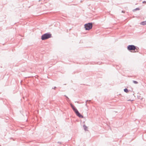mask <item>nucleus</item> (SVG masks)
<instances>
[{"label":"nucleus","mask_w":146,"mask_h":146,"mask_svg":"<svg viewBox=\"0 0 146 146\" xmlns=\"http://www.w3.org/2000/svg\"><path fill=\"white\" fill-rule=\"evenodd\" d=\"M70 105L73 110L75 112L77 116L80 118H83L84 117L79 112L76 108L72 104H70Z\"/></svg>","instance_id":"1"},{"label":"nucleus","mask_w":146,"mask_h":146,"mask_svg":"<svg viewBox=\"0 0 146 146\" xmlns=\"http://www.w3.org/2000/svg\"><path fill=\"white\" fill-rule=\"evenodd\" d=\"M127 49L128 50H134L135 51V52H138V49L139 48L134 45H128L127 47Z\"/></svg>","instance_id":"2"},{"label":"nucleus","mask_w":146,"mask_h":146,"mask_svg":"<svg viewBox=\"0 0 146 146\" xmlns=\"http://www.w3.org/2000/svg\"><path fill=\"white\" fill-rule=\"evenodd\" d=\"M93 23L90 22L86 23L84 25V28L86 30H89L91 29L92 27V24Z\"/></svg>","instance_id":"3"},{"label":"nucleus","mask_w":146,"mask_h":146,"mask_svg":"<svg viewBox=\"0 0 146 146\" xmlns=\"http://www.w3.org/2000/svg\"><path fill=\"white\" fill-rule=\"evenodd\" d=\"M40 36H52L50 33H47L42 35Z\"/></svg>","instance_id":"4"},{"label":"nucleus","mask_w":146,"mask_h":146,"mask_svg":"<svg viewBox=\"0 0 146 146\" xmlns=\"http://www.w3.org/2000/svg\"><path fill=\"white\" fill-rule=\"evenodd\" d=\"M140 24L143 25H146V21L141 22Z\"/></svg>","instance_id":"5"},{"label":"nucleus","mask_w":146,"mask_h":146,"mask_svg":"<svg viewBox=\"0 0 146 146\" xmlns=\"http://www.w3.org/2000/svg\"><path fill=\"white\" fill-rule=\"evenodd\" d=\"M50 37H41V38L42 40H44L47 39Z\"/></svg>","instance_id":"6"},{"label":"nucleus","mask_w":146,"mask_h":146,"mask_svg":"<svg viewBox=\"0 0 146 146\" xmlns=\"http://www.w3.org/2000/svg\"><path fill=\"white\" fill-rule=\"evenodd\" d=\"M140 10V9L139 7H137L136 8L133 9V11L135 12V11H137V10Z\"/></svg>","instance_id":"7"},{"label":"nucleus","mask_w":146,"mask_h":146,"mask_svg":"<svg viewBox=\"0 0 146 146\" xmlns=\"http://www.w3.org/2000/svg\"><path fill=\"white\" fill-rule=\"evenodd\" d=\"M90 101H91V100H87L86 101V106L87 107L88 106H87V103H89L90 102Z\"/></svg>","instance_id":"8"},{"label":"nucleus","mask_w":146,"mask_h":146,"mask_svg":"<svg viewBox=\"0 0 146 146\" xmlns=\"http://www.w3.org/2000/svg\"><path fill=\"white\" fill-rule=\"evenodd\" d=\"M83 127L85 131H86L88 130L86 129L87 128V127L86 125H83Z\"/></svg>","instance_id":"9"},{"label":"nucleus","mask_w":146,"mask_h":146,"mask_svg":"<svg viewBox=\"0 0 146 146\" xmlns=\"http://www.w3.org/2000/svg\"><path fill=\"white\" fill-rule=\"evenodd\" d=\"M124 92H126L127 93H128L129 92L127 88H125L124 90Z\"/></svg>","instance_id":"10"},{"label":"nucleus","mask_w":146,"mask_h":146,"mask_svg":"<svg viewBox=\"0 0 146 146\" xmlns=\"http://www.w3.org/2000/svg\"><path fill=\"white\" fill-rule=\"evenodd\" d=\"M133 82L135 84H137L138 83V82L136 81H133Z\"/></svg>","instance_id":"11"},{"label":"nucleus","mask_w":146,"mask_h":146,"mask_svg":"<svg viewBox=\"0 0 146 146\" xmlns=\"http://www.w3.org/2000/svg\"><path fill=\"white\" fill-rule=\"evenodd\" d=\"M64 96H65V97H66V98H67V99H66V100H69V98H68V97L66 95H64Z\"/></svg>","instance_id":"12"},{"label":"nucleus","mask_w":146,"mask_h":146,"mask_svg":"<svg viewBox=\"0 0 146 146\" xmlns=\"http://www.w3.org/2000/svg\"><path fill=\"white\" fill-rule=\"evenodd\" d=\"M142 3H143V4H146V1H144Z\"/></svg>","instance_id":"13"},{"label":"nucleus","mask_w":146,"mask_h":146,"mask_svg":"<svg viewBox=\"0 0 146 146\" xmlns=\"http://www.w3.org/2000/svg\"><path fill=\"white\" fill-rule=\"evenodd\" d=\"M125 11H123V10H122L121 11V12L123 13H125Z\"/></svg>","instance_id":"14"},{"label":"nucleus","mask_w":146,"mask_h":146,"mask_svg":"<svg viewBox=\"0 0 146 146\" xmlns=\"http://www.w3.org/2000/svg\"><path fill=\"white\" fill-rule=\"evenodd\" d=\"M56 88V87H54V88H52V89H55Z\"/></svg>","instance_id":"15"},{"label":"nucleus","mask_w":146,"mask_h":146,"mask_svg":"<svg viewBox=\"0 0 146 146\" xmlns=\"http://www.w3.org/2000/svg\"><path fill=\"white\" fill-rule=\"evenodd\" d=\"M58 143H60V144H61V142H58Z\"/></svg>","instance_id":"16"},{"label":"nucleus","mask_w":146,"mask_h":146,"mask_svg":"<svg viewBox=\"0 0 146 146\" xmlns=\"http://www.w3.org/2000/svg\"><path fill=\"white\" fill-rule=\"evenodd\" d=\"M21 36L22 37V36Z\"/></svg>","instance_id":"17"},{"label":"nucleus","mask_w":146,"mask_h":146,"mask_svg":"<svg viewBox=\"0 0 146 146\" xmlns=\"http://www.w3.org/2000/svg\"><path fill=\"white\" fill-rule=\"evenodd\" d=\"M128 101H131L130 100H128Z\"/></svg>","instance_id":"18"}]
</instances>
